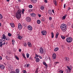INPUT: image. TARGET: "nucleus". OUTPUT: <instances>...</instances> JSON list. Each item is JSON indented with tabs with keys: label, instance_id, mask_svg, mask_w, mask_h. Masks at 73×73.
<instances>
[{
	"label": "nucleus",
	"instance_id": "19",
	"mask_svg": "<svg viewBox=\"0 0 73 73\" xmlns=\"http://www.w3.org/2000/svg\"><path fill=\"white\" fill-rule=\"evenodd\" d=\"M67 16V15L66 14L65 15L63 16L62 17V20H65L66 18V17Z\"/></svg>",
	"mask_w": 73,
	"mask_h": 73
},
{
	"label": "nucleus",
	"instance_id": "2",
	"mask_svg": "<svg viewBox=\"0 0 73 73\" xmlns=\"http://www.w3.org/2000/svg\"><path fill=\"white\" fill-rule=\"evenodd\" d=\"M66 28H67V25H66L62 24L61 25L60 28L62 29V31L63 32H65L66 31Z\"/></svg>",
	"mask_w": 73,
	"mask_h": 73
},
{
	"label": "nucleus",
	"instance_id": "40",
	"mask_svg": "<svg viewBox=\"0 0 73 73\" xmlns=\"http://www.w3.org/2000/svg\"><path fill=\"white\" fill-rule=\"evenodd\" d=\"M23 45H24V46H27V43H26L25 42L23 44Z\"/></svg>",
	"mask_w": 73,
	"mask_h": 73
},
{
	"label": "nucleus",
	"instance_id": "39",
	"mask_svg": "<svg viewBox=\"0 0 73 73\" xmlns=\"http://www.w3.org/2000/svg\"><path fill=\"white\" fill-rule=\"evenodd\" d=\"M8 36L9 37H11V36H12V35H11V34L10 33H9L8 34Z\"/></svg>",
	"mask_w": 73,
	"mask_h": 73
},
{
	"label": "nucleus",
	"instance_id": "15",
	"mask_svg": "<svg viewBox=\"0 0 73 73\" xmlns=\"http://www.w3.org/2000/svg\"><path fill=\"white\" fill-rule=\"evenodd\" d=\"M27 45L29 46V47H31L32 46V44L30 42H28L27 43Z\"/></svg>",
	"mask_w": 73,
	"mask_h": 73
},
{
	"label": "nucleus",
	"instance_id": "5",
	"mask_svg": "<svg viewBox=\"0 0 73 73\" xmlns=\"http://www.w3.org/2000/svg\"><path fill=\"white\" fill-rule=\"evenodd\" d=\"M27 28L28 30L29 31H32V27L30 25H29L27 26Z\"/></svg>",
	"mask_w": 73,
	"mask_h": 73
},
{
	"label": "nucleus",
	"instance_id": "8",
	"mask_svg": "<svg viewBox=\"0 0 73 73\" xmlns=\"http://www.w3.org/2000/svg\"><path fill=\"white\" fill-rule=\"evenodd\" d=\"M41 33L42 34V35L44 36L46 35V32L45 31H42Z\"/></svg>",
	"mask_w": 73,
	"mask_h": 73
},
{
	"label": "nucleus",
	"instance_id": "20",
	"mask_svg": "<svg viewBox=\"0 0 73 73\" xmlns=\"http://www.w3.org/2000/svg\"><path fill=\"white\" fill-rule=\"evenodd\" d=\"M43 64L44 65H45V66H46V67H47L48 66V65L46 64V62H43Z\"/></svg>",
	"mask_w": 73,
	"mask_h": 73
},
{
	"label": "nucleus",
	"instance_id": "9",
	"mask_svg": "<svg viewBox=\"0 0 73 73\" xmlns=\"http://www.w3.org/2000/svg\"><path fill=\"white\" fill-rule=\"evenodd\" d=\"M26 20L27 22H30V21H31V18L30 17H27L26 18Z\"/></svg>",
	"mask_w": 73,
	"mask_h": 73
},
{
	"label": "nucleus",
	"instance_id": "34",
	"mask_svg": "<svg viewBox=\"0 0 73 73\" xmlns=\"http://www.w3.org/2000/svg\"><path fill=\"white\" fill-rule=\"evenodd\" d=\"M45 20V19L44 18H42L41 19L42 21H44Z\"/></svg>",
	"mask_w": 73,
	"mask_h": 73
},
{
	"label": "nucleus",
	"instance_id": "37",
	"mask_svg": "<svg viewBox=\"0 0 73 73\" xmlns=\"http://www.w3.org/2000/svg\"><path fill=\"white\" fill-rule=\"evenodd\" d=\"M29 7L30 8H32V7H33V6H32V5H30Z\"/></svg>",
	"mask_w": 73,
	"mask_h": 73
},
{
	"label": "nucleus",
	"instance_id": "45",
	"mask_svg": "<svg viewBox=\"0 0 73 73\" xmlns=\"http://www.w3.org/2000/svg\"><path fill=\"white\" fill-rule=\"evenodd\" d=\"M58 63H59V62H54V63L55 64H58Z\"/></svg>",
	"mask_w": 73,
	"mask_h": 73
},
{
	"label": "nucleus",
	"instance_id": "22",
	"mask_svg": "<svg viewBox=\"0 0 73 73\" xmlns=\"http://www.w3.org/2000/svg\"><path fill=\"white\" fill-rule=\"evenodd\" d=\"M61 37L62 40H64V39L65 38V36H64L63 35H61Z\"/></svg>",
	"mask_w": 73,
	"mask_h": 73
},
{
	"label": "nucleus",
	"instance_id": "28",
	"mask_svg": "<svg viewBox=\"0 0 73 73\" xmlns=\"http://www.w3.org/2000/svg\"><path fill=\"white\" fill-rule=\"evenodd\" d=\"M9 39H10L8 37H7L6 38V40L7 41H9Z\"/></svg>",
	"mask_w": 73,
	"mask_h": 73
},
{
	"label": "nucleus",
	"instance_id": "44",
	"mask_svg": "<svg viewBox=\"0 0 73 73\" xmlns=\"http://www.w3.org/2000/svg\"><path fill=\"white\" fill-rule=\"evenodd\" d=\"M38 57L39 58H40V59H42V57L41 56L38 55Z\"/></svg>",
	"mask_w": 73,
	"mask_h": 73
},
{
	"label": "nucleus",
	"instance_id": "46",
	"mask_svg": "<svg viewBox=\"0 0 73 73\" xmlns=\"http://www.w3.org/2000/svg\"><path fill=\"white\" fill-rule=\"evenodd\" d=\"M44 2L45 3H48V1H47V0H44Z\"/></svg>",
	"mask_w": 73,
	"mask_h": 73
},
{
	"label": "nucleus",
	"instance_id": "14",
	"mask_svg": "<svg viewBox=\"0 0 73 73\" xmlns=\"http://www.w3.org/2000/svg\"><path fill=\"white\" fill-rule=\"evenodd\" d=\"M10 25H11V27L14 28L15 27V24L13 23H10Z\"/></svg>",
	"mask_w": 73,
	"mask_h": 73
},
{
	"label": "nucleus",
	"instance_id": "63",
	"mask_svg": "<svg viewBox=\"0 0 73 73\" xmlns=\"http://www.w3.org/2000/svg\"><path fill=\"white\" fill-rule=\"evenodd\" d=\"M48 58H49V60H50V57H49Z\"/></svg>",
	"mask_w": 73,
	"mask_h": 73
},
{
	"label": "nucleus",
	"instance_id": "55",
	"mask_svg": "<svg viewBox=\"0 0 73 73\" xmlns=\"http://www.w3.org/2000/svg\"><path fill=\"white\" fill-rule=\"evenodd\" d=\"M65 6H66V5L65 4H64V8H65Z\"/></svg>",
	"mask_w": 73,
	"mask_h": 73
},
{
	"label": "nucleus",
	"instance_id": "50",
	"mask_svg": "<svg viewBox=\"0 0 73 73\" xmlns=\"http://www.w3.org/2000/svg\"><path fill=\"white\" fill-rule=\"evenodd\" d=\"M19 52H21V49L20 48L19 49Z\"/></svg>",
	"mask_w": 73,
	"mask_h": 73
},
{
	"label": "nucleus",
	"instance_id": "1",
	"mask_svg": "<svg viewBox=\"0 0 73 73\" xmlns=\"http://www.w3.org/2000/svg\"><path fill=\"white\" fill-rule=\"evenodd\" d=\"M22 14L21 10L20 9L18 10L16 13V17L17 20L21 19Z\"/></svg>",
	"mask_w": 73,
	"mask_h": 73
},
{
	"label": "nucleus",
	"instance_id": "29",
	"mask_svg": "<svg viewBox=\"0 0 73 73\" xmlns=\"http://www.w3.org/2000/svg\"><path fill=\"white\" fill-rule=\"evenodd\" d=\"M37 23L38 24H40V23H41V21L40 20H38L37 21Z\"/></svg>",
	"mask_w": 73,
	"mask_h": 73
},
{
	"label": "nucleus",
	"instance_id": "35",
	"mask_svg": "<svg viewBox=\"0 0 73 73\" xmlns=\"http://www.w3.org/2000/svg\"><path fill=\"white\" fill-rule=\"evenodd\" d=\"M67 68H68V69L69 70L70 72V70H71V69H70L69 66H67Z\"/></svg>",
	"mask_w": 73,
	"mask_h": 73
},
{
	"label": "nucleus",
	"instance_id": "23",
	"mask_svg": "<svg viewBox=\"0 0 73 73\" xmlns=\"http://www.w3.org/2000/svg\"><path fill=\"white\" fill-rule=\"evenodd\" d=\"M51 37L52 38H53L54 37V33H53L52 32L51 33Z\"/></svg>",
	"mask_w": 73,
	"mask_h": 73
},
{
	"label": "nucleus",
	"instance_id": "51",
	"mask_svg": "<svg viewBox=\"0 0 73 73\" xmlns=\"http://www.w3.org/2000/svg\"><path fill=\"white\" fill-rule=\"evenodd\" d=\"M51 26L52 28H54V25L53 24L51 25Z\"/></svg>",
	"mask_w": 73,
	"mask_h": 73
},
{
	"label": "nucleus",
	"instance_id": "11",
	"mask_svg": "<svg viewBox=\"0 0 73 73\" xmlns=\"http://www.w3.org/2000/svg\"><path fill=\"white\" fill-rule=\"evenodd\" d=\"M52 58L53 59H55L56 58V54L54 53L52 55Z\"/></svg>",
	"mask_w": 73,
	"mask_h": 73
},
{
	"label": "nucleus",
	"instance_id": "54",
	"mask_svg": "<svg viewBox=\"0 0 73 73\" xmlns=\"http://www.w3.org/2000/svg\"><path fill=\"white\" fill-rule=\"evenodd\" d=\"M38 17H41V15H38Z\"/></svg>",
	"mask_w": 73,
	"mask_h": 73
},
{
	"label": "nucleus",
	"instance_id": "3",
	"mask_svg": "<svg viewBox=\"0 0 73 73\" xmlns=\"http://www.w3.org/2000/svg\"><path fill=\"white\" fill-rule=\"evenodd\" d=\"M72 37H68L67 38L66 41L68 42H69L70 43V42H71L72 41Z\"/></svg>",
	"mask_w": 73,
	"mask_h": 73
},
{
	"label": "nucleus",
	"instance_id": "58",
	"mask_svg": "<svg viewBox=\"0 0 73 73\" xmlns=\"http://www.w3.org/2000/svg\"><path fill=\"white\" fill-rule=\"evenodd\" d=\"M55 38H58V36L56 35L55 36Z\"/></svg>",
	"mask_w": 73,
	"mask_h": 73
},
{
	"label": "nucleus",
	"instance_id": "53",
	"mask_svg": "<svg viewBox=\"0 0 73 73\" xmlns=\"http://www.w3.org/2000/svg\"><path fill=\"white\" fill-rule=\"evenodd\" d=\"M27 67L28 68V67H29V64H27Z\"/></svg>",
	"mask_w": 73,
	"mask_h": 73
},
{
	"label": "nucleus",
	"instance_id": "4",
	"mask_svg": "<svg viewBox=\"0 0 73 73\" xmlns=\"http://www.w3.org/2000/svg\"><path fill=\"white\" fill-rule=\"evenodd\" d=\"M39 52L41 54H43V53H44V49H43L41 47L40 48Z\"/></svg>",
	"mask_w": 73,
	"mask_h": 73
},
{
	"label": "nucleus",
	"instance_id": "47",
	"mask_svg": "<svg viewBox=\"0 0 73 73\" xmlns=\"http://www.w3.org/2000/svg\"><path fill=\"white\" fill-rule=\"evenodd\" d=\"M6 59H7V60L9 59V58H8V56H6Z\"/></svg>",
	"mask_w": 73,
	"mask_h": 73
},
{
	"label": "nucleus",
	"instance_id": "13",
	"mask_svg": "<svg viewBox=\"0 0 73 73\" xmlns=\"http://www.w3.org/2000/svg\"><path fill=\"white\" fill-rule=\"evenodd\" d=\"M5 38H6V36H5V35L3 34V38H2L1 40H3V39L5 40Z\"/></svg>",
	"mask_w": 73,
	"mask_h": 73
},
{
	"label": "nucleus",
	"instance_id": "61",
	"mask_svg": "<svg viewBox=\"0 0 73 73\" xmlns=\"http://www.w3.org/2000/svg\"><path fill=\"white\" fill-rule=\"evenodd\" d=\"M29 59H30V60H31L32 59V58L31 57H30L29 58Z\"/></svg>",
	"mask_w": 73,
	"mask_h": 73
},
{
	"label": "nucleus",
	"instance_id": "57",
	"mask_svg": "<svg viewBox=\"0 0 73 73\" xmlns=\"http://www.w3.org/2000/svg\"><path fill=\"white\" fill-rule=\"evenodd\" d=\"M70 9H71V8H70V7H68V10L69 11V10H70Z\"/></svg>",
	"mask_w": 73,
	"mask_h": 73
},
{
	"label": "nucleus",
	"instance_id": "33",
	"mask_svg": "<svg viewBox=\"0 0 73 73\" xmlns=\"http://www.w3.org/2000/svg\"><path fill=\"white\" fill-rule=\"evenodd\" d=\"M3 19V15L1 14H0V19Z\"/></svg>",
	"mask_w": 73,
	"mask_h": 73
},
{
	"label": "nucleus",
	"instance_id": "42",
	"mask_svg": "<svg viewBox=\"0 0 73 73\" xmlns=\"http://www.w3.org/2000/svg\"><path fill=\"white\" fill-rule=\"evenodd\" d=\"M23 73H27V71H26L25 70H23Z\"/></svg>",
	"mask_w": 73,
	"mask_h": 73
},
{
	"label": "nucleus",
	"instance_id": "36",
	"mask_svg": "<svg viewBox=\"0 0 73 73\" xmlns=\"http://www.w3.org/2000/svg\"><path fill=\"white\" fill-rule=\"evenodd\" d=\"M18 38L19 40H21L22 38V37L21 36H18Z\"/></svg>",
	"mask_w": 73,
	"mask_h": 73
},
{
	"label": "nucleus",
	"instance_id": "31",
	"mask_svg": "<svg viewBox=\"0 0 73 73\" xmlns=\"http://www.w3.org/2000/svg\"><path fill=\"white\" fill-rule=\"evenodd\" d=\"M40 9L42 10H44V6H41L40 7Z\"/></svg>",
	"mask_w": 73,
	"mask_h": 73
},
{
	"label": "nucleus",
	"instance_id": "48",
	"mask_svg": "<svg viewBox=\"0 0 73 73\" xmlns=\"http://www.w3.org/2000/svg\"><path fill=\"white\" fill-rule=\"evenodd\" d=\"M24 11H25V10L24 9H22V12H24Z\"/></svg>",
	"mask_w": 73,
	"mask_h": 73
},
{
	"label": "nucleus",
	"instance_id": "10",
	"mask_svg": "<svg viewBox=\"0 0 73 73\" xmlns=\"http://www.w3.org/2000/svg\"><path fill=\"white\" fill-rule=\"evenodd\" d=\"M3 40H2L0 39V47H2L3 46Z\"/></svg>",
	"mask_w": 73,
	"mask_h": 73
},
{
	"label": "nucleus",
	"instance_id": "32",
	"mask_svg": "<svg viewBox=\"0 0 73 73\" xmlns=\"http://www.w3.org/2000/svg\"><path fill=\"white\" fill-rule=\"evenodd\" d=\"M26 55H27V58H29V54L28 53H27V54H26Z\"/></svg>",
	"mask_w": 73,
	"mask_h": 73
},
{
	"label": "nucleus",
	"instance_id": "24",
	"mask_svg": "<svg viewBox=\"0 0 73 73\" xmlns=\"http://www.w3.org/2000/svg\"><path fill=\"white\" fill-rule=\"evenodd\" d=\"M36 62H39V61H40V59H39V58H36Z\"/></svg>",
	"mask_w": 73,
	"mask_h": 73
},
{
	"label": "nucleus",
	"instance_id": "38",
	"mask_svg": "<svg viewBox=\"0 0 73 73\" xmlns=\"http://www.w3.org/2000/svg\"><path fill=\"white\" fill-rule=\"evenodd\" d=\"M38 68H37L36 69V71L35 72L36 73H38Z\"/></svg>",
	"mask_w": 73,
	"mask_h": 73
},
{
	"label": "nucleus",
	"instance_id": "52",
	"mask_svg": "<svg viewBox=\"0 0 73 73\" xmlns=\"http://www.w3.org/2000/svg\"><path fill=\"white\" fill-rule=\"evenodd\" d=\"M35 56H36V57H38V55H37V54H36Z\"/></svg>",
	"mask_w": 73,
	"mask_h": 73
},
{
	"label": "nucleus",
	"instance_id": "59",
	"mask_svg": "<svg viewBox=\"0 0 73 73\" xmlns=\"http://www.w3.org/2000/svg\"><path fill=\"white\" fill-rule=\"evenodd\" d=\"M12 42H15V40H12Z\"/></svg>",
	"mask_w": 73,
	"mask_h": 73
},
{
	"label": "nucleus",
	"instance_id": "49",
	"mask_svg": "<svg viewBox=\"0 0 73 73\" xmlns=\"http://www.w3.org/2000/svg\"><path fill=\"white\" fill-rule=\"evenodd\" d=\"M58 35H59L58 33H57L56 34V36H58Z\"/></svg>",
	"mask_w": 73,
	"mask_h": 73
},
{
	"label": "nucleus",
	"instance_id": "27",
	"mask_svg": "<svg viewBox=\"0 0 73 73\" xmlns=\"http://www.w3.org/2000/svg\"><path fill=\"white\" fill-rule=\"evenodd\" d=\"M15 57L17 60H19V57H18L17 56H16V55H15Z\"/></svg>",
	"mask_w": 73,
	"mask_h": 73
},
{
	"label": "nucleus",
	"instance_id": "60",
	"mask_svg": "<svg viewBox=\"0 0 73 73\" xmlns=\"http://www.w3.org/2000/svg\"><path fill=\"white\" fill-rule=\"evenodd\" d=\"M52 12L53 13H54V9H53L52 10Z\"/></svg>",
	"mask_w": 73,
	"mask_h": 73
},
{
	"label": "nucleus",
	"instance_id": "12",
	"mask_svg": "<svg viewBox=\"0 0 73 73\" xmlns=\"http://www.w3.org/2000/svg\"><path fill=\"white\" fill-rule=\"evenodd\" d=\"M31 1L32 3H35L37 2V0H31Z\"/></svg>",
	"mask_w": 73,
	"mask_h": 73
},
{
	"label": "nucleus",
	"instance_id": "7",
	"mask_svg": "<svg viewBox=\"0 0 73 73\" xmlns=\"http://www.w3.org/2000/svg\"><path fill=\"white\" fill-rule=\"evenodd\" d=\"M18 28L19 29L21 30L22 29V26L21 25L20 23H19L18 24Z\"/></svg>",
	"mask_w": 73,
	"mask_h": 73
},
{
	"label": "nucleus",
	"instance_id": "16",
	"mask_svg": "<svg viewBox=\"0 0 73 73\" xmlns=\"http://www.w3.org/2000/svg\"><path fill=\"white\" fill-rule=\"evenodd\" d=\"M53 3L54 5L56 6L57 5V1H56V0H54L53 1Z\"/></svg>",
	"mask_w": 73,
	"mask_h": 73
},
{
	"label": "nucleus",
	"instance_id": "25",
	"mask_svg": "<svg viewBox=\"0 0 73 73\" xmlns=\"http://www.w3.org/2000/svg\"><path fill=\"white\" fill-rule=\"evenodd\" d=\"M58 50V47H56L54 49V52H56V51H57V50Z\"/></svg>",
	"mask_w": 73,
	"mask_h": 73
},
{
	"label": "nucleus",
	"instance_id": "56",
	"mask_svg": "<svg viewBox=\"0 0 73 73\" xmlns=\"http://www.w3.org/2000/svg\"><path fill=\"white\" fill-rule=\"evenodd\" d=\"M2 60V57L1 56H0V60Z\"/></svg>",
	"mask_w": 73,
	"mask_h": 73
},
{
	"label": "nucleus",
	"instance_id": "26",
	"mask_svg": "<svg viewBox=\"0 0 73 73\" xmlns=\"http://www.w3.org/2000/svg\"><path fill=\"white\" fill-rule=\"evenodd\" d=\"M22 56L23 57H24V58H25V59H26V57H25V54L24 53H23L22 54Z\"/></svg>",
	"mask_w": 73,
	"mask_h": 73
},
{
	"label": "nucleus",
	"instance_id": "64",
	"mask_svg": "<svg viewBox=\"0 0 73 73\" xmlns=\"http://www.w3.org/2000/svg\"><path fill=\"white\" fill-rule=\"evenodd\" d=\"M9 0H7V1L8 2V1H9Z\"/></svg>",
	"mask_w": 73,
	"mask_h": 73
},
{
	"label": "nucleus",
	"instance_id": "41",
	"mask_svg": "<svg viewBox=\"0 0 73 73\" xmlns=\"http://www.w3.org/2000/svg\"><path fill=\"white\" fill-rule=\"evenodd\" d=\"M59 72L60 73H63L64 71L62 70H60L59 71Z\"/></svg>",
	"mask_w": 73,
	"mask_h": 73
},
{
	"label": "nucleus",
	"instance_id": "18",
	"mask_svg": "<svg viewBox=\"0 0 73 73\" xmlns=\"http://www.w3.org/2000/svg\"><path fill=\"white\" fill-rule=\"evenodd\" d=\"M52 11H50V10H48V12L50 15H52Z\"/></svg>",
	"mask_w": 73,
	"mask_h": 73
},
{
	"label": "nucleus",
	"instance_id": "17",
	"mask_svg": "<svg viewBox=\"0 0 73 73\" xmlns=\"http://www.w3.org/2000/svg\"><path fill=\"white\" fill-rule=\"evenodd\" d=\"M16 72V73H19L20 72V71H19V69H17L15 70Z\"/></svg>",
	"mask_w": 73,
	"mask_h": 73
},
{
	"label": "nucleus",
	"instance_id": "6",
	"mask_svg": "<svg viewBox=\"0 0 73 73\" xmlns=\"http://www.w3.org/2000/svg\"><path fill=\"white\" fill-rule=\"evenodd\" d=\"M0 68L1 69L3 70V69H4V68H5V66L3 65H0Z\"/></svg>",
	"mask_w": 73,
	"mask_h": 73
},
{
	"label": "nucleus",
	"instance_id": "43",
	"mask_svg": "<svg viewBox=\"0 0 73 73\" xmlns=\"http://www.w3.org/2000/svg\"><path fill=\"white\" fill-rule=\"evenodd\" d=\"M52 18L51 17H50L49 18V20H50V21H51V20H52Z\"/></svg>",
	"mask_w": 73,
	"mask_h": 73
},
{
	"label": "nucleus",
	"instance_id": "62",
	"mask_svg": "<svg viewBox=\"0 0 73 73\" xmlns=\"http://www.w3.org/2000/svg\"><path fill=\"white\" fill-rule=\"evenodd\" d=\"M5 42H4L3 44V45H5Z\"/></svg>",
	"mask_w": 73,
	"mask_h": 73
},
{
	"label": "nucleus",
	"instance_id": "30",
	"mask_svg": "<svg viewBox=\"0 0 73 73\" xmlns=\"http://www.w3.org/2000/svg\"><path fill=\"white\" fill-rule=\"evenodd\" d=\"M65 58H66V61H69V58L65 57Z\"/></svg>",
	"mask_w": 73,
	"mask_h": 73
},
{
	"label": "nucleus",
	"instance_id": "21",
	"mask_svg": "<svg viewBox=\"0 0 73 73\" xmlns=\"http://www.w3.org/2000/svg\"><path fill=\"white\" fill-rule=\"evenodd\" d=\"M31 15L32 17H35L36 16V14L32 13L31 14Z\"/></svg>",
	"mask_w": 73,
	"mask_h": 73
}]
</instances>
